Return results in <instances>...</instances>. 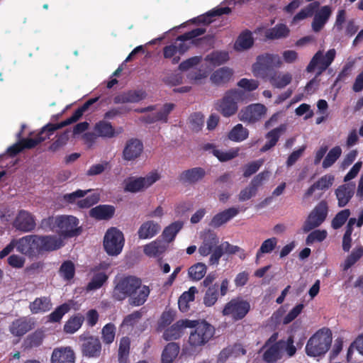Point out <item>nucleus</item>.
<instances>
[{"mask_svg":"<svg viewBox=\"0 0 363 363\" xmlns=\"http://www.w3.org/2000/svg\"><path fill=\"white\" fill-rule=\"evenodd\" d=\"M150 293L149 286L142 285V280L134 276L121 278L116 284L112 291L114 300L122 301L129 298V303L133 306L143 305Z\"/></svg>","mask_w":363,"mask_h":363,"instance_id":"f257e3e1","label":"nucleus"},{"mask_svg":"<svg viewBox=\"0 0 363 363\" xmlns=\"http://www.w3.org/2000/svg\"><path fill=\"white\" fill-rule=\"evenodd\" d=\"M194 321L195 325L191 328L194 330L191 331L188 340L189 347L184 349V352L188 355H194L201 351L202 347L212 340L216 333L215 328L207 321Z\"/></svg>","mask_w":363,"mask_h":363,"instance_id":"f03ea898","label":"nucleus"},{"mask_svg":"<svg viewBox=\"0 0 363 363\" xmlns=\"http://www.w3.org/2000/svg\"><path fill=\"white\" fill-rule=\"evenodd\" d=\"M330 330L323 328L318 330L308 340L306 352L310 357H320L325 354L332 343Z\"/></svg>","mask_w":363,"mask_h":363,"instance_id":"7ed1b4c3","label":"nucleus"},{"mask_svg":"<svg viewBox=\"0 0 363 363\" xmlns=\"http://www.w3.org/2000/svg\"><path fill=\"white\" fill-rule=\"evenodd\" d=\"M244 92L242 90L232 89L225 91L222 99L215 103L216 110L223 117L235 115L238 110V103L242 99Z\"/></svg>","mask_w":363,"mask_h":363,"instance_id":"20e7f679","label":"nucleus"},{"mask_svg":"<svg viewBox=\"0 0 363 363\" xmlns=\"http://www.w3.org/2000/svg\"><path fill=\"white\" fill-rule=\"evenodd\" d=\"M79 219L71 215L57 216V233L60 238H72L79 236L82 232V227L79 225Z\"/></svg>","mask_w":363,"mask_h":363,"instance_id":"39448f33","label":"nucleus"},{"mask_svg":"<svg viewBox=\"0 0 363 363\" xmlns=\"http://www.w3.org/2000/svg\"><path fill=\"white\" fill-rule=\"evenodd\" d=\"M251 308L250 303L242 297L232 298L225 303L222 310V314L224 316L230 317L236 322L242 320L250 312Z\"/></svg>","mask_w":363,"mask_h":363,"instance_id":"423d86ee","label":"nucleus"},{"mask_svg":"<svg viewBox=\"0 0 363 363\" xmlns=\"http://www.w3.org/2000/svg\"><path fill=\"white\" fill-rule=\"evenodd\" d=\"M160 178L157 172H152L145 177H130L124 180L125 192L137 193L147 189Z\"/></svg>","mask_w":363,"mask_h":363,"instance_id":"0eeeda50","label":"nucleus"},{"mask_svg":"<svg viewBox=\"0 0 363 363\" xmlns=\"http://www.w3.org/2000/svg\"><path fill=\"white\" fill-rule=\"evenodd\" d=\"M124 245V237L121 231L116 228L108 229L104 238V247L106 253L116 256L121 253Z\"/></svg>","mask_w":363,"mask_h":363,"instance_id":"6e6552de","label":"nucleus"},{"mask_svg":"<svg viewBox=\"0 0 363 363\" xmlns=\"http://www.w3.org/2000/svg\"><path fill=\"white\" fill-rule=\"evenodd\" d=\"M328 213V206L326 201H320L309 213L303 223V230L308 233L320 226L326 219Z\"/></svg>","mask_w":363,"mask_h":363,"instance_id":"1a4fd4ad","label":"nucleus"},{"mask_svg":"<svg viewBox=\"0 0 363 363\" xmlns=\"http://www.w3.org/2000/svg\"><path fill=\"white\" fill-rule=\"evenodd\" d=\"M205 33L206 28H197L179 35L176 39L175 43L177 45V50L179 55H184L189 49V45L185 43L186 40H192L191 43L197 45L199 41H203L208 38H212V37L210 35H207L199 39L194 40V38L204 34Z\"/></svg>","mask_w":363,"mask_h":363,"instance_id":"9d476101","label":"nucleus"},{"mask_svg":"<svg viewBox=\"0 0 363 363\" xmlns=\"http://www.w3.org/2000/svg\"><path fill=\"white\" fill-rule=\"evenodd\" d=\"M335 49L328 50L325 55H323L322 51H318L306 67V72L308 73L313 72L315 67H318V74H321L332 64L335 57Z\"/></svg>","mask_w":363,"mask_h":363,"instance_id":"9b49d317","label":"nucleus"},{"mask_svg":"<svg viewBox=\"0 0 363 363\" xmlns=\"http://www.w3.org/2000/svg\"><path fill=\"white\" fill-rule=\"evenodd\" d=\"M17 251L29 257L41 255L38 235H28L17 240Z\"/></svg>","mask_w":363,"mask_h":363,"instance_id":"f8f14e48","label":"nucleus"},{"mask_svg":"<svg viewBox=\"0 0 363 363\" xmlns=\"http://www.w3.org/2000/svg\"><path fill=\"white\" fill-rule=\"evenodd\" d=\"M267 110L266 106L262 104H252L242 108L238 117L245 123H255L265 116Z\"/></svg>","mask_w":363,"mask_h":363,"instance_id":"ddd939ff","label":"nucleus"},{"mask_svg":"<svg viewBox=\"0 0 363 363\" xmlns=\"http://www.w3.org/2000/svg\"><path fill=\"white\" fill-rule=\"evenodd\" d=\"M13 227L23 233L32 232L36 227L35 218L28 211L20 210L13 221Z\"/></svg>","mask_w":363,"mask_h":363,"instance_id":"4468645a","label":"nucleus"},{"mask_svg":"<svg viewBox=\"0 0 363 363\" xmlns=\"http://www.w3.org/2000/svg\"><path fill=\"white\" fill-rule=\"evenodd\" d=\"M101 343L99 337L89 336L82 339L81 351L88 358H98L101 354Z\"/></svg>","mask_w":363,"mask_h":363,"instance_id":"2eb2a0df","label":"nucleus"},{"mask_svg":"<svg viewBox=\"0 0 363 363\" xmlns=\"http://www.w3.org/2000/svg\"><path fill=\"white\" fill-rule=\"evenodd\" d=\"M193 320L182 319L177 321L169 328H167L163 333V338L166 341L176 340L179 339L184 333V330L186 328H191L195 325Z\"/></svg>","mask_w":363,"mask_h":363,"instance_id":"dca6fc26","label":"nucleus"},{"mask_svg":"<svg viewBox=\"0 0 363 363\" xmlns=\"http://www.w3.org/2000/svg\"><path fill=\"white\" fill-rule=\"evenodd\" d=\"M269 172L264 171L256 175L250 182L248 186L240 191L238 195L240 201H245L250 199L257 194L258 187L262 184V182L267 179Z\"/></svg>","mask_w":363,"mask_h":363,"instance_id":"f3484780","label":"nucleus"},{"mask_svg":"<svg viewBox=\"0 0 363 363\" xmlns=\"http://www.w3.org/2000/svg\"><path fill=\"white\" fill-rule=\"evenodd\" d=\"M147 94L143 90H128L121 92L113 98L114 104H135L145 99Z\"/></svg>","mask_w":363,"mask_h":363,"instance_id":"a211bd4d","label":"nucleus"},{"mask_svg":"<svg viewBox=\"0 0 363 363\" xmlns=\"http://www.w3.org/2000/svg\"><path fill=\"white\" fill-rule=\"evenodd\" d=\"M284 340H280L277 343L266 347L262 354V360L266 363H276L283 357Z\"/></svg>","mask_w":363,"mask_h":363,"instance_id":"6ab92c4d","label":"nucleus"},{"mask_svg":"<svg viewBox=\"0 0 363 363\" xmlns=\"http://www.w3.org/2000/svg\"><path fill=\"white\" fill-rule=\"evenodd\" d=\"M41 255L45 252H52L64 245L62 238L57 235H38Z\"/></svg>","mask_w":363,"mask_h":363,"instance_id":"aec40b11","label":"nucleus"},{"mask_svg":"<svg viewBox=\"0 0 363 363\" xmlns=\"http://www.w3.org/2000/svg\"><path fill=\"white\" fill-rule=\"evenodd\" d=\"M143 150V143L136 138H131L126 142L123 151L125 160L132 161L140 157Z\"/></svg>","mask_w":363,"mask_h":363,"instance_id":"412c9836","label":"nucleus"},{"mask_svg":"<svg viewBox=\"0 0 363 363\" xmlns=\"http://www.w3.org/2000/svg\"><path fill=\"white\" fill-rule=\"evenodd\" d=\"M282 64L280 57L277 54L266 53L257 57L256 65L259 69L267 71L274 67H279Z\"/></svg>","mask_w":363,"mask_h":363,"instance_id":"4be33fe9","label":"nucleus"},{"mask_svg":"<svg viewBox=\"0 0 363 363\" xmlns=\"http://www.w3.org/2000/svg\"><path fill=\"white\" fill-rule=\"evenodd\" d=\"M75 354L70 347L55 348L51 355V363H74Z\"/></svg>","mask_w":363,"mask_h":363,"instance_id":"5701e85b","label":"nucleus"},{"mask_svg":"<svg viewBox=\"0 0 363 363\" xmlns=\"http://www.w3.org/2000/svg\"><path fill=\"white\" fill-rule=\"evenodd\" d=\"M355 184L354 183H347L339 186L335 191L339 207L345 206L352 198L354 193Z\"/></svg>","mask_w":363,"mask_h":363,"instance_id":"b1692460","label":"nucleus"},{"mask_svg":"<svg viewBox=\"0 0 363 363\" xmlns=\"http://www.w3.org/2000/svg\"><path fill=\"white\" fill-rule=\"evenodd\" d=\"M34 323L26 317L14 320L9 327L10 333L16 337H21L32 330Z\"/></svg>","mask_w":363,"mask_h":363,"instance_id":"393cba45","label":"nucleus"},{"mask_svg":"<svg viewBox=\"0 0 363 363\" xmlns=\"http://www.w3.org/2000/svg\"><path fill=\"white\" fill-rule=\"evenodd\" d=\"M332 10L329 6H324L318 9L312 21L313 30L315 33L320 31L328 22Z\"/></svg>","mask_w":363,"mask_h":363,"instance_id":"a878e982","label":"nucleus"},{"mask_svg":"<svg viewBox=\"0 0 363 363\" xmlns=\"http://www.w3.org/2000/svg\"><path fill=\"white\" fill-rule=\"evenodd\" d=\"M206 175V171L202 167H194L183 171L179 177V180L183 184H192L201 180Z\"/></svg>","mask_w":363,"mask_h":363,"instance_id":"bb28decb","label":"nucleus"},{"mask_svg":"<svg viewBox=\"0 0 363 363\" xmlns=\"http://www.w3.org/2000/svg\"><path fill=\"white\" fill-rule=\"evenodd\" d=\"M116 209L113 206L101 204L89 211V216L98 220H107L113 218Z\"/></svg>","mask_w":363,"mask_h":363,"instance_id":"cd10ccee","label":"nucleus"},{"mask_svg":"<svg viewBox=\"0 0 363 363\" xmlns=\"http://www.w3.org/2000/svg\"><path fill=\"white\" fill-rule=\"evenodd\" d=\"M286 130V125L281 124L279 127L275 128L266 134V138L268 141L261 147L260 151L265 152L274 147L279 140L281 134Z\"/></svg>","mask_w":363,"mask_h":363,"instance_id":"c85d7f7f","label":"nucleus"},{"mask_svg":"<svg viewBox=\"0 0 363 363\" xmlns=\"http://www.w3.org/2000/svg\"><path fill=\"white\" fill-rule=\"evenodd\" d=\"M334 181L335 177L332 174H328L321 177L306 190L304 198L310 197L317 189L323 191L328 189L333 184Z\"/></svg>","mask_w":363,"mask_h":363,"instance_id":"c756f323","label":"nucleus"},{"mask_svg":"<svg viewBox=\"0 0 363 363\" xmlns=\"http://www.w3.org/2000/svg\"><path fill=\"white\" fill-rule=\"evenodd\" d=\"M203 149L205 150H212V154L218 158L220 162H227L235 158L239 155V148H232L228 151L223 152L216 147L213 144L207 143L204 145Z\"/></svg>","mask_w":363,"mask_h":363,"instance_id":"7c9ffc66","label":"nucleus"},{"mask_svg":"<svg viewBox=\"0 0 363 363\" xmlns=\"http://www.w3.org/2000/svg\"><path fill=\"white\" fill-rule=\"evenodd\" d=\"M233 75L232 69L228 67H220L213 72L211 75V80L213 84L221 86L229 82Z\"/></svg>","mask_w":363,"mask_h":363,"instance_id":"2f4dec72","label":"nucleus"},{"mask_svg":"<svg viewBox=\"0 0 363 363\" xmlns=\"http://www.w3.org/2000/svg\"><path fill=\"white\" fill-rule=\"evenodd\" d=\"M238 213L239 210L234 207L225 209L213 217L211 225L214 228H218L236 216Z\"/></svg>","mask_w":363,"mask_h":363,"instance_id":"473e14b6","label":"nucleus"},{"mask_svg":"<svg viewBox=\"0 0 363 363\" xmlns=\"http://www.w3.org/2000/svg\"><path fill=\"white\" fill-rule=\"evenodd\" d=\"M218 243V238L214 233L208 232L204 235L203 240L199 247V252L202 256H207Z\"/></svg>","mask_w":363,"mask_h":363,"instance_id":"72a5a7b5","label":"nucleus"},{"mask_svg":"<svg viewBox=\"0 0 363 363\" xmlns=\"http://www.w3.org/2000/svg\"><path fill=\"white\" fill-rule=\"evenodd\" d=\"M160 230L158 223L153 220L143 223L138 229V235L140 239H148L156 235Z\"/></svg>","mask_w":363,"mask_h":363,"instance_id":"f704fd0d","label":"nucleus"},{"mask_svg":"<svg viewBox=\"0 0 363 363\" xmlns=\"http://www.w3.org/2000/svg\"><path fill=\"white\" fill-rule=\"evenodd\" d=\"M254 45L252 33L249 30L242 31L238 37L234 48L237 51H244L251 48Z\"/></svg>","mask_w":363,"mask_h":363,"instance_id":"c9c22d12","label":"nucleus"},{"mask_svg":"<svg viewBox=\"0 0 363 363\" xmlns=\"http://www.w3.org/2000/svg\"><path fill=\"white\" fill-rule=\"evenodd\" d=\"M51 300L49 297L42 296L36 298L29 304V309L33 314L45 313L52 308Z\"/></svg>","mask_w":363,"mask_h":363,"instance_id":"e433bc0d","label":"nucleus"},{"mask_svg":"<svg viewBox=\"0 0 363 363\" xmlns=\"http://www.w3.org/2000/svg\"><path fill=\"white\" fill-rule=\"evenodd\" d=\"M94 132L99 137L112 138L117 135L114 127L106 120L97 122L94 128Z\"/></svg>","mask_w":363,"mask_h":363,"instance_id":"4c0bfd02","label":"nucleus"},{"mask_svg":"<svg viewBox=\"0 0 363 363\" xmlns=\"http://www.w3.org/2000/svg\"><path fill=\"white\" fill-rule=\"evenodd\" d=\"M230 13H231V9L228 6L217 7L207 13L206 15H201L194 18L192 21L194 23L209 24L213 21V17L220 16L223 14H229Z\"/></svg>","mask_w":363,"mask_h":363,"instance_id":"58836bf2","label":"nucleus"},{"mask_svg":"<svg viewBox=\"0 0 363 363\" xmlns=\"http://www.w3.org/2000/svg\"><path fill=\"white\" fill-rule=\"evenodd\" d=\"M99 99V97H95L91 98L87 100L82 106L79 107L77 110L74 111V112L72 113V115L67 118L66 120L62 121V125L65 127L67 125H69L73 123L77 122L84 114V113L88 110V108L97 102Z\"/></svg>","mask_w":363,"mask_h":363,"instance_id":"ea45409f","label":"nucleus"},{"mask_svg":"<svg viewBox=\"0 0 363 363\" xmlns=\"http://www.w3.org/2000/svg\"><path fill=\"white\" fill-rule=\"evenodd\" d=\"M99 99V97H95L91 98L87 100L82 106L79 107L77 110L74 111V112L72 113V115L67 118L66 120L62 121V125L65 127L67 125H69L73 123L77 122L84 114V113L88 110V108L97 102Z\"/></svg>","mask_w":363,"mask_h":363,"instance_id":"a19ab883","label":"nucleus"},{"mask_svg":"<svg viewBox=\"0 0 363 363\" xmlns=\"http://www.w3.org/2000/svg\"><path fill=\"white\" fill-rule=\"evenodd\" d=\"M180 350L179 345L177 342H169L164 348L162 355V363H173L179 354Z\"/></svg>","mask_w":363,"mask_h":363,"instance_id":"79ce46f5","label":"nucleus"},{"mask_svg":"<svg viewBox=\"0 0 363 363\" xmlns=\"http://www.w3.org/2000/svg\"><path fill=\"white\" fill-rule=\"evenodd\" d=\"M167 249V245L163 240H155L146 245L144 247V252L151 257H157L162 255Z\"/></svg>","mask_w":363,"mask_h":363,"instance_id":"37998d69","label":"nucleus"},{"mask_svg":"<svg viewBox=\"0 0 363 363\" xmlns=\"http://www.w3.org/2000/svg\"><path fill=\"white\" fill-rule=\"evenodd\" d=\"M198 292L196 287L191 286L187 291H184L179 298L178 306L181 312L186 313L189 310V303L194 301L195 294Z\"/></svg>","mask_w":363,"mask_h":363,"instance_id":"c03bdc74","label":"nucleus"},{"mask_svg":"<svg viewBox=\"0 0 363 363\" xmlns=\"http://www.w3.org/2000/svg\"><path fill=\"white\" fill-rule=\"evenodd\" d=\"M290 30L283 23L277 24L265 32V37L269 40L285 38L289 35Z\"/></svg>","mask_w":363,"mask_h":363,"instance_id":"a18cd8bd","label":"nucleus"},{"mask_svg":"<svg viewBox=\"0 0 363 363\" xmlns=\"http://www.w3.org/2000/svg\"><path fill=\"white\" fill-rule=\"evenodd\" d=\"M183 225L184 223L182 221L177 220L164 228L162 234L164 240L167 243L172 242L177 233L183 228Z\"/></svg>","mask_w":363,"mask_h":363,"instance_id":"49530a36","label":"nucleus"},{"mask_svg":"<svg viewBox=\"0 0 363 363\" xmlns=\"http://www.w3.org/2000/svg\"><path fill=\"white\" fill-rule=\"evenodd\" d=\"M108 276L104 272H94L92 278L86 286L87 291L97 290L107 281Z\"/></svg>","mask_w":363,"mask_h":363,"instance_id":"de8ad7c7","label":"nucleus"},{"mask_svg":"<svg viewBox=\"0 0 363 363\" xmlns=\"http://www.w3.org/2000/svg\"><path fill=\"white\" fill-rule=\"evenodd\" d=\"M320 7V3L316 1H312L311 3L308 4L306 7L303 8L294 16V21H298L303 20L308 17H311L315 15Z\"/></svg>","mask_w":363,"mask_h":363,"instance_id":"09e8293b","label":"nucleus"},{"mask_svg":"<svg viewBox=\"0 0 363 363\" xmlns=\"http://www.w3.org/2000/svg\"><path fill=\"white\" fill-rule=\"evenodd\" d=\"M219 297V286L214 284L208 287L203 296V303L206 307H211L216 304Z\"/></svg>","mask_w":363,"mask_h":363,"instance_id":"8fccbe9b","label":"nucleus"},{"mask_svg":"<svg viewBox=\"0 0 363 363\" xmlns=\"http://www.w3.org/2000/svg\"><path fill=\"white\" fill-rule=\"evenodd\" d=\"M44 337V333L42 330H35L28 335L25 339L23 342L25 349H31L39 347L43 343Z\"/></svg>","mask_w":363,"mask_h":363,"instance_id":"3c124183","label":"nucleus"},{"mask_svg":"<svg viewBox=\"0 0 363 363\" xmlns=\"http://www.w3.org/2000/svg\"><path fill=\"white\" fill-rule=\"evenodd\" d=\"M249 136V130L240 123L235 125L228 133V138L233 142H242Z\"/></svg>","mask_w":363,"mask_h":363,"instance_id":"603ef678","label":"nucleus"},{"mask_svg":"<svg viewBox=\"0 0 363 363\" xmlns=\"http://www.w3.org/2000/svg\"><path fill=\"white\" fill-rule=\"evenodd\" d=\"M84 320V316L78 313L72 316L65 324L64 331L66 333L73 334L77 331L82 326Z\"/></svg>","mask_w":363,"mask_h":363,"instance_id":"864d4df0","label":"nucleus"},{"mask_svg":"<svg viewBox=\"0 0 363 363\" xmlns=\"http://www.w3.org/2000/svg\"><path fill=\"white\" fill-rule=\"evenodd\" d=\"M363 256V247L362 246L354 248L350 255L345 259L341 264L343 271H347L356 262H357Z\"/></svg>","mask_w":363,"mask_h":363,"instance_id":"5fc2aeb1","label":"nucleus"},{"mask_svg":"<svg viewBox=\"0 0 363 363\" xmlns=\"http://www.w3.org/2000/svg\"><path fill=\"white\" fill-rule=\"evenodd\" d=\"M292 81L291 74L286 72L284 74H275L270 78V82L274 87L282 89L289 84Z\"/></svg>","mask_w":363,"mask_h":363,"instance_id":"6e6d98bb","label":"nucleus"},{"mask_svg":"<svg viewBox=\"0 0 363 363\" xmlns=\"http://www.w3.org/2000/svg\"><path fill=\"white\" fill-rule=\"evenodd\" d=\"M278 240L273 237L265 240L256 253V261L260 259L264 254L271 253L277 247Z\"/></svg>","mask_w":363,"mask_h":363,"instance_id":"4d7b16f0","label":"nucleus"},{"mask_svg":"<svg viewBox=\"0 0 363 363\" xmlns=\"http://www.w3.org/2000/svg\"><path fill=\"white\" fill-rule=\"evenodd\" d=\"M206 60L212 65L218 66L228 61L229 55L226 51H213L206 56Z\"/></svg>","mask_w":363,"mask_h":363,"instance_id":"13d9d810","label":"nucleus"},{"mask_svg":"<svg viewBox=\"0 0 363 363\" xmlns=\"http://www.w3.org/2000/svg\"><path fill=\"white\" fill-rule=\"evenodd\" d=\"M342 149L340 146L333 147L327 154L323 161L322 166L324 169L330 167L340 157Z\"/></svg>","mask_w":363,"mask_h":363,"instance_id":"bf43d9fd","label":"nucleus"},{"mask_svg":"<svg viewBox=\"0 0 363 363\" xmlns=\"http://www.w3.org/2000/svg\"><path fill=\"white\" fill-rule=\"evenodd\" d=\"M59 274L65 280L69 281L73 279L75 274L74 263L70 260L65 261L60 267Z\"/></svg>","mask_w":363,"mask_h":363,"instance_id":"052dcab7","label":"nucleus"},{"mask_svg":"<svg viewBox=\"0 0 363 363\" xmlns=\"http://www.w3.org/2000/svg\"><path fill=\"white\" fill-rule=\"evenodd\" d=\"M206 266L205 264L198 262L191 266L188 271L189 277L193 280H201L206 273Z\"/></svg>","mask_w":363,"mask_h":363,"instance_id":"680f3d73","label":"nucleus"},{"mask_svg":"<svg viewBox=\"0 0 363 363\" xmlns=\"http://www.w3.org/2000/svg\"><path fill=\"white\" fill-rule=\"evenodd\" d=\"M70 310V306L67 303H63L57 306L54 311L48 315V320L51 323H58L62 317Z\"/></svg>","mask_w":363,"mask_h":363,"instance_id":"e2e57ef3","label":"nucleus"},{"mask_svg":"<svg viewBox=\"0 0 363 363\" xmlns=\"http://www.w3.org/2000/svg\"><path fill=\"white\" fill-rule=\"evenodd\" d=\"M65 126L62 125V123H49L44 125L41 129L40 131L38 133V135L42 138H44V141L47 139H49L51 135L54 134V133Z\"/></svg>","mask_w":363,"mask_h":363,"instance_id":"0e129e2a","label":"nucleus"},{"mask_svg":"<svg viewBox=\"0 0 363 363\" xmlns=\"http://www.w3.org/2000/svg\"><path fill=\"white\" fill-rule=\"evenodd\" d=\"M89 191H91V189H77L72 193L64 194L62 201L67 204H77V199L84 197Z\"/></svg>","mask_w":363,"mask_h":363,"instance_id":"69168bd1","label":"nucleus"},{"mask_svg":"<svg viewBox=\"0 0 363 363\" xmlns=\"http://www.w3.org/2000/svg\"><path fill=\"white\" fill-rule=\"evenodd\" d=\"M350 216L349 209H344L338 212L332 220L331 225L333 229H339L341 228Z\"/></svg>","mask_w":363,"mask_h":363,"instance_id":"338daca9","label":"nucleus"},{"mask_svg":"<svg viewBox=\"0 0 363 363\" xmlns=\"http://www.w3.org/2000/svg\"><path fill=\"white\" fill-rule=\"evenodd\" d=\"M69 130H65L57 136V139L49 146L48 150L55 152L65 146L69 140Z\"/></svg>","mask_w":363,"mask_h":363,"instance_id":"774afa93","label":"nucleus"}]
</instances>
